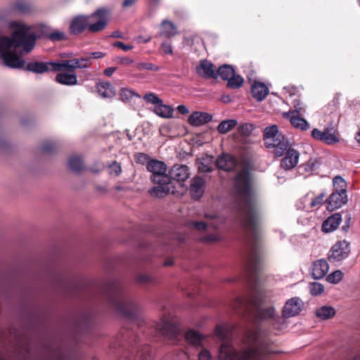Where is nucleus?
I'll use <instances>...</instances> for the list:
<instances>
[{"label": "nucleus", "mask_w": 360, "mask_h": 360, "mask_svg": "<svg viewBox=\"0 0 360 360\" xmlns=\"http://www.w3.org/2000/svg\"><path fill=\"white\" fill-rule=\"evenodd\" d=\"M234 188L239 198V209L245 232L246 252L244 266L249 276L248 285L252 292H261L259 271L261 266V244L259 222L261 214L257 200L251 188L250 173L248 167L236 174Z\"/></svg>", "instance_id": "1"}, {"label": "nucleus", "mask_w": 360, "mask_h": 360, "mask_svg": "<svg viewBox=\"0 0 360 360\" xmlns=\"http://www.w3.org/2000/svg\"><path fill=\"white\" fill-rule=\"evenodd\" d=\"M30 27L25 24H17L11 38H0V53L4 64L11 68L20 69L25 62L23 53H28L34 47L37 36L30 32Z\"/></svg>", "instance_id": "2"}, {"label": "nucleus", "mask_w": 360, "mask_h": 360, "mask_svg": "<svg viewBox=\"0 0 360 360\" xmlns=\"http://www.w3.org/2000/svg\"><path fill=\"white\" fill-rule=\"evenodd\" d=\"M101 293L105 302L120 316L139 326L141 324L140 307L120 281L105 283Z\"/></svg>", "instance_id": "3"}, {"label": "nucleus", "mask_w": 360, "mask_h": 360, "mask_svg": "<svg viewBox=\"0 0 360 360\" xmlns=\"http://www.w3.org/2000/svg\"><path fill=\"white\" fill-rule=\"evenodd\" d=\"M259 336L260 330L258 328L247 330L243 340L247 347L240 352H232L226 342V360H269V352L259 341Z\"/></svg>", "instance_id": "4"}, {"label": "nucleus", "mask_w": 360, "mask_h": 360, "mask_svg": "<svg viewBox=\"0 0 360 360\" xmlns=\"http://www.w3.org/2000/svg\"><path fill=\"white\" fill-rule=\"evenodd\" d=\"M146 168L152 173L151 181L156 184L148 191L151 197L162 198L169 193H175L173 182L169 180V177L166 173L167 167L165 162L157 160H150L148 162Z\"/></svg>", "instance_id": "5"}, {"label": "nucleus", "mask_w": 360, "mask_h": 360, "mask_svg": "<svg viewBox=\"0 0 360 360\" xmlns=\"http://www.w3.org/2000/svg\"><path fill=\"white\" fill-rule=\"evenodd\" d=\"M263 139L266 147L276 158L282 157L288 149L292 147L289 139L279 131L277 125L266 127L263 133Z\"/></svg>", "instance_id": "6"}, {"label": "nucleus", "mask_w": 360, "mask_h": 360, "mask_svg": "<svg viewBox=\"0 0 360 360\" xmlns=\"http://www.w3.org/2000/svg\"><path fill=\"white\" fill-rule=\"evenodd\" d=\"M155 333L165 338L174 340L179 333V326L172 319L164 318L155 326Z\"/></svg>", "instance_id": "7"}, {"label": "nucleus", "mask_w": 360, "mask_h": 360, "mask_svg": "<svg viewBox=\"0 0 360 360\" xmlns=\"http://www.w3.org/2000/svg\"><path fill=\"white\" fill-rule=\"evenodd\" d=\"M21 68H24L26 71L32 72L35 74H44L49 72H60L58 61H33L28 63L25 66L24 65Z\"/></svg>", "instance_id": "8"}, {"label": "nucleus", "mask_w": 360, "mask_h": 360, "mask_svg": "<svg viewBox=\"0 0 360 360\" xmlns=\"http://www.w3.org/2000/svg\"><path fill=\"white\" fill-rule=\"evenodd\" d=\"M197 74L204 78H217L220 76L223 80H225V65H221L217 71L213 68V64L206 60H201L196 67Z\"/></svg>", "instance_id": "9"}, {"label": "nucleus", "mask_w": 360, "mask_h": 360, "mask_svg": "<svg viewBox=\"0 0 360 360\" xmlns=\"http://www.w3.org/2000/svg\"><path fill=\"white\" fill-rule=\"evenodd\" d=\"M349 243L346 240L338 241L330 248L328 259L330 262H341L349 256Z\"/></svg>", "instance_id": "10"}, {"label": "nucleus", "mask_w": 360, "mask_h": 360, "mask_svg": "<svg viewBox=\"0 0 360 360\" xmlns=\"http://www.w3.org/2000/svg\"><path fill=\"white\" fill-rule=\"evenodd\" d=\"M108 23V11L105 9H98L89 19L88 29L91 32L103 30Z\"/></svg>", "instance_id": "11"}, {"label": "nucleus", "mask_w": 360, "mask_h": 360, "mask_svg": "<svg viewBox=\"0 0 360 360\" xmlns=\"http://www.w3.org/2000/svg\"><path fill=\"white\" fill-rule=\"evenodd\" d=\"M214 167L225 172V152L223 151L219 155L214 163H213L212 156H206L198 162V169L200 172H210L213 170Z\"/></svg>", "instance_id": "12"}, {"label": "nucleus", "mask_w": 360, "mask_h": 360, "mask_svg": "<svg viewBox=\"0 0 360 360\" xmlns=\"http://www.w3.org/2000/svg\"><path fill=\"white\" fill-rule=\"evenodd\" d=\"M60 72H74L76 69L89 68L91 65V60L89 58H73L70 60H60Z\"/></svg>", "instance_id": "13"}, {"label": "nucleus", "mask_w": 360, "mask_h": 360, "mask_svg": "<svg viewBox=\"0 0 360 360\" xmlns=\"http://www.w3.org/2000/svg\"><path fill=\"white\" fill-rule=\"evenodd\" d=\"M311 136L314 140L327 145H333L340 141L339 137L333 132V129L328 127L325 128L323 131L314 128L311 131Z\"/></svg>", "instance_id": "14"}, {"label": "nucleus", "mask_w": 360, "mask_h": 360, "mask_svg": "<svg viewBox=\"0 0 360 360\" xmlns=\"http://www.w3.org/2000/svg\"><path fill=\"white\" fill-rule=\"evenodd\" d=\"M300 153L292 147L288 149L280 162L281 168L284 170H291L295 168L299 162Z\"/></svg>", "instance_id": "15"}, {"label": "nucleus", "mask_w": 360, "mask_h": 360, "mask_svg": "<svg viewBox=\"0 0 360 360\" xmlns=\"http://www.w3.org/2000/svg\"><path fill=\"white\" fill-rule=\"evenodd\" d=\"M190 170L187 165L175 164L169 172V180L176 181L179 183L184 182L190 176Z\"/></svg>", "instance_id": "16"}, {"label": "nucleus", "mask_w": 360, "mask_h": 360, "mask_svg": "<svg viewBox=\"0 0 360 360\" xmlns=\"http://www.w3.org/2000/svg\"><path fill=\"white\" fill-rule=\"evenodd\" d=\"M302 307V302L299 297L290 298L285 302L283 308V316L285 318L295 316L301 311Z\"/></svg>", "instance_id": "17"}, {"label": "nucleus", "mask_w": 360, "mask_h": 360, "mask_svg": "<svg viewBox=\"0 0 360 360\" xmlns=\"http://www.w3.org/2000/svg\"><path fill=\"white\" fill-rule=\"evenodd\" d=\"M347 202V193H341L338 191L333 192L329 197L326 200L327 204V209L333 211L334 210L340 208L345 205Z\"/></svg>", "instance_id": "18"}, {"label": "nucleus", "mask_w": 360, "mask_h": 360, "mask_svg": "<svg viewBox=\"0 0 360 360\" xmlns=\"http://www.w3.org/2000/svg\"><path fill=\"white\" fill-rule=\"evenodd\" d=\"M243 83L244 79L242 76L236 74L232 65L226 64V87L238 89L243 86Z\"/></svg>", "instance_id": "19"}, {"label": "nucleus", "mask_w": 360, "mask_h": 360, "mask_svg": "<svg viewBox=\"0 0 360 360\" xmlns=\"http://www.w3.org/2000/svg\"><path fill=\"white\" fill-rule=\"evenodd\" d=\"M329 265L324 259L314 261L310 268V274L313 278L318 280L323 278L328 273Z\"/></svg>", "instance_id": "20"}, {"label": "nucleus", "mask_w": 360, "mask_h": 360, "mask_svg": "<svg viewBox=\"0 0 360 360\" xmlns=\"http://www.w3.org/2000/svg\"><path fill=\"white\" fill-rule=\"evenodd\" d=\"M89 17L78 15L72 19L70 25V33L72 35H78L82 33L89 26Z\"/></svg>", "instance_id": "21"}, {"label": "nucleus", "mask_w": 360, "mask_h": 360, "mask_svg": "<svg viewBox=\"0 0 360 360\" xmlns=\"http://www.w3.org/2000/svg\"><path fill=\"white\" fill-rule=\"evenodd\" d=\"M205 181L200 176H195L191 180L189 192L191 198L194 200L200 199L205 191Z\"/></svg>", "instance_id": "22"}, {"label": "nucleus", "mask_w": 360, "mask_h": 360, "mask_svg": "<svg viewBox=\"0 0 360 360\" xmlns=\"http://www.w3.org/2000/svg\"><path fill=\"white\" fill-rule=\"evenodd\" d=\"M205 217L206 219H210L211 222L206 224L203 221H192L191 223V226L198 231L205 230L208 226H212L214 229H217L220 226V223L223 221L216 214H205Z\"/></svg>", "instance_id": "23"}, {"label": "nucleus", "mask_w": 360, "mask_h": 360, "mask_svg": "<svg viewBox=\"0 0 360 360\" xmlns=\"http://www.w3.org/2000/svg\"><path fill=\"white\" fill-rule=\"evenodd\" d=\"M160 276L155 271L143 273L136 276V282L143 287L154 286L159 283Z\"/></svg>", "instance_id": "24"}, {"label": "nucleus", "mask_w": 360, "mask_h": 360, "mask_svg": "<svg viewBox=\"0 0 360 360\" xmlns=\"http://www.w3.org/2000/svg\"><path fill=\"white\" fill-rule=\"evenodd\" d=\"M212 116L204 112H193L188 117V123L194 127L205 124L212 120Z\"/></svg>", "instance_id": "25"}, {"label": "nucleus", "mask_w": 360, "mask_h": 360, "mask_svg": "<svg viewBox=\"0 0 360 360\" xmlns=\"http://www.w3.org/2000/svg\"><path fill=\"white\" fill-rule=\"evenodd\" d=\"M325 195V193H321L317 197L314 198L310 200H309L308 195H305L300 200V203L304 204L303 207L297 205L298 208L306 210L307 211L314 207L319 208L324 202Z\"/></svg>", "instance_id": "26"}, {"label": "nucleus", "mask_w": 360, "mask_h": 360, "mask_svg": "<svg viewBox=\"0 0 360 360\" xmlns=\"http://www.w3.org/2000/svg\"><path fill=\"white\" fill-rule=\"evenodd\" d=\"M341 221L342 216L340 213L333 214L323 222L322 231L324 233L333 232L338 227Z\"/></svg>", "instance_id": "27"}, {"label": "nucleus", "mask_w": 360, "mask_h": 360, "mask_svg": "<svg viewBox=\"0 0 360 360\" xmlns=\"http://www.w3.org/2000/svg\"><path fill=\"white\" fill-rule=\"evenodd\" d=\"M59 72L56 76V82L58 84L66 85V86H73L76 85L78 83L77 77L76 74L72 72Z\"/></svg>", "instance_id": "28"}, {"label": "nucleus", "mask_w": 360, "mask_h": 360, "mask_svg": "<svg viewBox=\"0 0 360 360\" xmlns=\"http://www.w3.org/2000/svg\"><path fill=\"white\" fill-rule=\"evenodd\" d=\"M252 97L257 101H263L269 93V89L262 82H255L251 87Z\"/></svg>", "instance_id": "29"}, {"label": "nucleus", "mask_w": 360, "mask_h": 360, "mask_svg": "<svg viewBox=\"0 0 360 360\" xmlns=\"http://www.w3.org/2000/svg\"><path fill=\"white\" fill-rule=\"evenodd\" d=\"M186 340L195 347H201L206 340V337L198 331L191 329L185 334Z\"/></svg>", "instance_id": "30"}, {"label": "nucleus", "mask_w": 360, "mask_h": 360, "mask_svg": "<svg viewBox=\"0 0 360 360\" xmlns=\"http://www.w3.org/2000/svg\"><path fill=\"white\" fill-rule=\"evenodd\" d=\"M302 115H294L286 113L285 116L290 120V124L296 129L301 131H306L309 129V122L304 118L301 117Z\"/></svg>", "instance_id": "31"}, {"label": "nucleus", "mask_w": 360, "mask_h": 360, "mask_svg": "<svg viewBox=\"0 0 360 360\" xmlns=\"http://www.w3.org/2000/svg\"><path fill=\"white\" fill-rule=\"evenodd\" d=\"M98 94L104 98H110L115 95L113 86L108 82H99L96 84Z\"/></svg>", "instance_id": "32"}, {"label": "nucleus", "mask_w": 360, "mask_h": 360, "mask_svg": "<svg viewBox=\"0 0 360 360\" xmlns=\"http://www.w3.org/2000/svg\"><path fill=\"white\" fill-rule=\"evenodd\" d=\"M177 34V28L173 22L164 20L160 24L159 35L165 38H171Z\"/></svg>", "instance_id": "33"}, {"label": "nucleus", "mask_w": 360, "mask_h": 360, "mask_svg": "<svg viewBox=\"0 0 360 360\" xmlns=\"http://www.w3.org/2000/svg\"><path fill=\"white\" fill-rule=\"evenodd\" d=\"M150 360L151 358V348L148 345H142L139 347L136 355H130L127 356V360Z\"/></svg>", "instance_id": "34"}, {"label": "nucleus", "mask_w": 360, "mask_h": 360, "mask_svg": "<svg viewBox=\"0 0 360 360\" xmlns=\"http://www.w3.org/2000/svg\"><path fill=\"white\" fill-rule=\"evenodd\" d=\"M43 360H86L84 358H78L75 355L65 354L61 349H57L50 353L47 359ZM89 360H96L91 359Z\"/></svg>", "instance_id": "35"}, {"label": "nucleus", "mask_w": 360, "mask_h": 360, "mask_svg": "<svg viewBox=\"0 0 360 360\" xmlns=\"http://www.w3.org/2000/svg\"><path fill=\"white\" fill-rule=\"evenodd\" d=\"M214 336L221 340L219 357L221 360H224L225 359V355L223 354L225 349V324L221 323L216 326Z\"/></svg>", "instance_id": "36"}, {"label": "nucleus", "mask_w": 360, "mask_h": 360, "mask_svg": "<svg viewBox=\"0 0 360 360\" xmlns=\"http://www.w3.org/2000/svg\"><path fill=\"white\" fill-rule=\"evenodd\" d=\"M13 8L15 11L20 14H29L33 11L32 4L23 0H18L15 2Z\"/></svg>", "instance_id": "37"}, {"label": "nucleus", "mask_w": 360, "mask_h": 360, "mask_svg": "<svg viewBox=\"0 0 360 360\" xmlns=\"http://www.w3.org/2000/svg\"><path fill=\"white\" fill-rule=\"evenodd\" d=\"M93 321L91 316L84 315L81 317L79 322L77 323L76 329L80 333H85L89 331L92 326Z\"/></svg>", "instance_id": "38"}, {"label": "nucleus", "mask_w": 360, "mask_h": 360, "mask_svg": "<svg viewBox=\"0 0 360 360\" xmlns=\"http://www.w3.org/2000/svg\"><path fill=\"white\" fill-rule=\"evenodd\" d=\"M153 112L161 117L167 118L172 116L173 109L162 102L155 105Z\"/></svg>", "instance_id": "39"}, {"label": "nucleus", "mask_w": 360, "mask_h": 360, "mask_svg": "<svg viewBox=\"0 0 360 360\" xmlns=\"http://www.w3.org/2000/svg\"><path fill=\"white\" fill-rule=\"evenodd\" d=\"M70 169L75 172H79L84 169L82 159L79 156H71L68 160Z\"/></svg>", "instance_id": "40"}, {"label": "nucleus", "mask_w": 360, "mask_h": 360, "mask_svg": "<svg viewBox=\"0 0 360 360\" xmlns=\"http://www.w3.org/2000/svg\"><path fill=\"white\" fill-rule=\"evenodd\" d=\"M335 314V309L332 307L329 306H323L318 309L316 311V316L321 319L322 320L328 319L333 317Z\"/></svg>", "instance_id": "41"}, {"label": "nucleus", "mask_w": 360, "mask_h": 360, "mask_svg": "<svg viewBox=\"0 0 360 360\" xmlns=\"http://www.w3.org/2000/svg\"><path fill=\"white\" fill-rule=\"evenodd\" d=\"M275 310L274 307H267L265 309H257L256 319L257 321L266 320L274 316Z\"/></svg>", "instance_id": "42"}, {"label": "nucleus", "mask_w": 360, "mask_h": 360, "mask_svg": "<svg viewBox=\"0 0 360 360\" xmlns=\"http://www.w3.org/2000/svg\"><path fill=\"white\" fill-rule=\"evenodd\" d=\"M333 186L335 188V191L341 193H347L346 190V182L344 179L340 176H336L333 180Z\"/></svg>", "instance_id": "43"}, {"label": "nucleus", "mask_w": 360, "mask_h": 360, "mask_svg": "<svg viewBox=\"0 0 360 360\" xmlns=\"http://www.w3.org/2000/svg\"><path fill=\"white\" fill-rule=\"evenodd\" d=\"M253 129L254 126L250 123H243L238 127V133L243 137L250 136Z\"/></svg>", "instance_id": "44"}, {"label": "nucleus", "mask_w": 360, "mask_h": 360, "mask_svg": "<svg viewBox=\"0 0 360 360\" xmlns=\"http://www.w3.org/2000/svg\"><path fill=\"white\" fill-rule=\"evenodd\" d=\"M343 277V273L340 270H336L326 276V281L328 283L336 284L339 283Z\"/></svg>", "instance_id": "45"}, {"label": "nucleus", "mask_w": 360, "mask_h": 360, "mask_svg": "<svg viewBox=\"0 0 360 360\" xmlns=\"http://www.w3.org/2000/svg\"><path fill=\"white\" fill-rule=\"evenodd\" d=\"M292 106L294 108V110L290 112V114L294 115H302V112H304L305 106L304 104L297 98H295L292 101Z\"/></svg>", "instance_id": "46"}, {"label": "nucleus", "mask_w": 360, "mask_h": 360, "mask_svg": "<svg viewBox=\"0 0 360 360\" xmlns=\"http://www.w3.org/2000/svg\"><path fill=\"white\" fill-rule=\"evenodd\" d=\"M143 99L147 103H152L155 105H156L158 103H162V100L160 99L156 94L152 92L146 94L143 96Z\"/></svg>", "instance_id": "47"}, {"label": "nucleus", "mask_w": 360, "mask_h": 360, "mask_svg": "<svg viewBox=\"0 0 360 360\" xmlns=\"http://www.w3.org/2000/svg\"><path fill=\"white\" fill-rule=\"evenodd\" d=\"M57 149V145L53 141H45L41 147V150L47 154H51Z\"/></svg>", "instance_id": "48"}, {"label": "nucleus", "mask_w": 360, "mask_h": 360, "mask_svg": "<svg viewBox=\"0 0 360 360\" xmlns=\"http://www.w3.org/2000/svg\"><path fill=\"white\" fill-rule=\"evenodd\" d=\"M310 293L312 295H320L324 290V287L322 284L319 283H312L309 285Z\"/></svg>", "instance_id": "49"}, {"label": "nucleus", "mask_w": 360, "mask_h": 360, "mask_svg": "<svg viewBox=\"0 0 360 360\" xmlns=\"http://www.w3.org/2000/svg\"><path fill=\"white\" fill-rule=\"evenodd\" d=\"M49 39L53 41H60L66 39V37L63 32L54 31L49 34Z\"/></svg>", "instance_id": "50"}, {"label": "nucleus", "mask_w": 360, "mask_h": 360, "mask_svg": "<svg viewBox=\"0 0 360 360\" xmlns=\"http://www.w3.org/2000/svg\"><path fill=\"white\" fill-rule=\"evenodd\" d=\"M136 68L139 70H158L159 69L151 63H139L136 65Z\"/></svg>", "instance_id": "51"}, {"label": "nucleus", "mask_w": 360, "mask_h": 360, "mask_svg": "<svg viewBox=\"0 0 360 360\" xmlns=\"http://www.w3.org/2000/svg\"><path fill=\"white\" fill-rule=\"evenodd\" d=\"M200 241L205 243H213L219 240V237L217 234H208L200 238Z\"/></svg>", "instance_id": "52"}, {"label": "nucleus", "mask_w": 360, "mask_h": 360, "mask_svg": "<svg viewBox=\"0 0 360 360\" xmlns=\"http://www.w3.org/2000/svg\"><path fill=\"white\" fill-rule=\"evenodd\" d=\"M120 335L122 336L123 341L129 342V343H130V338H132L133 340H136V338L133 332L129 331L127 328L122 330Z\"/></svg>", "instance_id": "53"}, {"label": "nucleus", "mask_w": 360, "mask_h": 360, "mask_svg": "<svg viewBox=\"0 0 360 360\" xmlns=\"http://www.w3.org/2000/svg\"><path fill=\"white\" fill-rule=\"evenodd\" d=\"M134 96H138L133 91L128 89H122L120 91V96L122 100L128 101L131 98Z\"/></svg>", "instance_id": "54"}, {"label": "nucleus", "mask_w": 360, "mask_h": 360, "mask_svg": "<svg viewBox=\"0 0 360 360\" xmlns=\"http://www.w3.org/2000/svg\"><path fill=\"white\" fill-rule=\"evenodd\" d=\"M115 61L122 65H129L134 63V60L126 56H119L115 59Z\"/></svg>", "instance_id": "55"}, {"label": "nucleus", "mask_w": 360, "mask_h": 360, "mask_svg": "<svg viewBox=\"0 0 360 360\" xmlns=\"http://www.w3.org/2000/svg\"><path fill=\"white\" fill-rule=\"evenodd\" d=\"M135 157H136V162L142 164V165H143L145 163L147 164L148 162L150 161L149 156L143 153H139L136 154Z\"/></svg>", "instance_id": "56"}, {"label": "nucleus", "mask_w": 360, "mask_h": 360, "mask_svg": "<svg viewBox=\"0 0 360 360\" xmlns=\"http://www.w3.org/2000/svg\"><path fill=\"white\" fill-rule=\"evenodd\" d=\"M160 49L165 54H172L173 53V49L171 44L167 41H164L161 44Z\"/></svg>", "instance_id": "57"}, {"label": "nucleus", "mask_w": 360, "mask_h": 360, "mask_svg": "<svg viewBox=\"0 0 360 360\" xmlns=\"http://www.w3.org/2000/svg\"><path fill=\"white\" fill-rule=\"evenodd\" d=\"M112 45H113V46L120 48L124 51H128L129 50H131L134 48L133 46L127 45L124 43H123L122 41H120L114 42Z\"/></svg>", "instance_id": "58"}, {"label": "nucleus", "mask_w": 360, "mask_h": 360, "mask_svg": "<svg viewBox=\"0 0 360 360\" xmlns=\"http://www.w3.org/2000/svg\"><path fill=\"white\" fill-rule=\"evenodd\" d=\"M211 354L210 352L205 349L200 351L198 354V360H211Z\"/></svg>", "instance_id": "59"}, {"label": "nucleus", "mask_w": 360, "mask_h": 360, "mask_svg": "<svg viewBox=\"0 0 360 360\" xmlns=\"http://www.w3.org/2000/svg\"><path fill=\"white\" fill-rule=\"evenodd\" d=\"M316 164L314 160H310L306 165L304 170L306 172H311L316 169Z\"/></svg>", "instance_id": "60"}, {"label": "nucleus", "mask_w": 360, "mask_h": 360, "mask_svg": "<svg viewBox=\"0 0 360 360\" xmlns=\"http://www.w3.org/2000/svg\"><path fill=\"white\" fill-rule=\"evenodd\" d=\"M237 125V121L235 120H226V132Z\"/></svg>", "instance_id": "61"}, {"label": "nucleus", "mask_w": 360, "mask_h": 360, "mask_svg": "<svg viewBox=\"0 0 360 360\" xmlns=\"http://www.w3.org/2000/svg\"><path fill=\"white\" fill-rule=\"evenodd\" d=\"M248 302H250L252 306H254L255 307H257V304H258V302L257 300H243V299H240V303L241 305H247L248 304Z\"/></svg>", "instance_id": "62"}, {"label": "nucleus", "mask_w": 360, "mask_h": 360, "mask_svg": "<svg viewBox=\"0 0 360 360\" xmlns=\"http://www.w3.org/2000/svg\"><path fill=\"white\" fill-rule=\"evenodd\" d=\"M350 220H351V218L349 217L345 221V224L342 225V226L341 227V231L344 233H346L348 232L349 231V226H350Z\"/></svg>", "instance_id": "63"}, {"label": "nucleus", "mask_w": 360, "mask_h": 360, "mask_svg": "<svg viewBox=\"0 0 360 360\" xmlns=\"http://www.w3.org/2000/svg\"><path fill=\"white\" fill-rule=\"evenodd\" d=\"M116 70H117L116 67L108 68L105 69L104 75L108 77H110L115 72Z\"/></svg>", "instance_id": "64"}]
</instances>
